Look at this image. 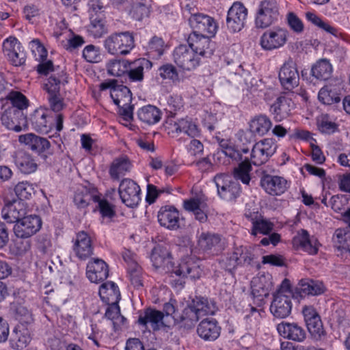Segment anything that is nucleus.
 <instances>
[{"mask_svg": "<svg viewBox=\"0 0 350 350\" xmlns=\"http://www.w3.org/2000/svg\"><path fill=\"white\" fill-rule=\"evenodd\" d=\"M99 295L100 298L109 305L105 312V317L111 321L113 328L125 326L127 320L120 314L118 306L120 293L118 285L113 282L103 283L100 287Z\"/></svg>", "mask_w": 350, "mask_h": 350, "instance_id": "obj_1", "label": "nucleus"}, {"mask_svg": "<svg viewBox=\"0 0 350 350\" xmlns=\"http://www.w3.org/2000/svg\"><path fill=\"white\" fill-rule=\"evenodd\" d=\"M64 116L63 113L52 116L49 108L40 107L30 115L29 121L33 129L41 133H49L53 128L60 132L63 129Z\"/></svg>", "mask_w": 350, "mask_h": 350, "instance_id": "obj_2", "label": "nucleus"}, {"mask_svg": "<svg viewBox=\"0 0 350 350\" xmlns=\"http://www.w3.org/2000/svg\"><path fill=\"white\" fill-rule=\"evenodd\" d=\"M217 310L216 303L213 300L196 296L189 307L184 310L181 319L188 326H191L193 322L198 321L200 315L214 314Z\"/></svg>", "mask_w": 350, "mask_h": 350, "instance_id": "obj_3", "label": "nucleus"}, {"mask_svg": "<svg viewBox=\"0 0 350 350\" xmlns=\"http://www.w3.org/2000/svg\"><path fill=\"white\" fill-rule=\"evenodd\" d=\"M291 292L289 280L284 279L280 288L273 294V299L270 306V311L278 318L288 317L292 309Z\"/></svg>", "mask_w": 350, "mask_h": 350, "instance_id": "obj_4", "label": "nucleus"}, {"mask_svg": "<svg viewBox=\"0 0 350 350\" xmlns=\"http://www.w3.org/2000/svg\"><path fill=\"white\" fill-rule=\"evenodd\" d=\"M103 45L111 55H125L135 46L134 36L129 31L113 33L105 38Z\"/></svg>", "mask_w": 350, "mask_h": 350, "instance_id": "obj_5", "label": "nucleus"}, {"mask_svg": "<svg viewBox=\"0 0 350 350\" xmlns=\"http://www.w3.org/2000/svg\"><path fill=\"white\" fill-rule=\"evenodd\" d=\"M279 5L276 0H262L259 2L255 16L257 28L265 29L278 21Z\"/></svg>", "mask_w": 350, "mask_h": 350, "instance_id": "obj_6", "label": "nucleus"}, {"mask_svg": "<svg viewBox=\"0 0 350 350\" xmlns=\"http://www.w3.org/2000/svg\"><path fill=\"white\" fill-rule=\"evenodd\" d=\"M332 73L333 66L330 61L326 58H321L312 64L309 75L302 70L301 77L307 84L317 85L319 83L329 80Z\"/></svg>", "mask_w": 350, "mask_h": 350, "instance_id": "obj_7", "label": "nucleus"}, {"mask_svg": "<svg viewBox=\"0 0 350 350\" xmlns=\"http://www.w3.org/2000/svg\"><path fill=\"white\" fill-rule=\"evenodd\" d=\"M111 98L113 103L118 107V112L123 118L126 121L133 120L134 106L131 105L133 98L130 89L120 84L111 91Z\"/></svg>", "mask_w": 350, "mask_h": 350, "instance_id": "obj_8", "label": "nucleus"}, {"mask_svg": "<svg viewBox=\"0 0 350 350\" xmlns=\"http://www.w3.org/2000/svg\"><path fill=\"white\" fill-rule=\"evenodd\" d=\"M214 182L217 189V193L226 201H234L241 194V188L238 181L234 180L228 174H217Z\"/></svg>", "mask_w": 350, "mask_h": 350, "instance_id": "obj_9", "label": "nucleus"}, {"mask_svg": "<svg viewBox=\"0 0 350 350\" xmlns=\"http://www.w3.org/2000/svg\"><path fill=\"white\" fill-rule=\"evenodd\" d=\"M118 193L122 202L128 207H136L141 201L140 187L131 178H123L120 181Z\"/></svg>", "mask_w": 350, "mask_h": 350, "instance_id": "obj_10", "label": "nucleus"}, {"mask_svg": "<svg viewBox=\"0 0 350 350\" xmlns=\"http://www.w3.org/2000/svg\"><path fill=\"white\" fill-rule=\"evenodd\" d=\"M211 36L196 33L189 34L187 42L189 47L196 54V56L211 57L215 51V43L210 39Z\"/></svg>", "mask_w": 350, "mask_h": 350, "instance_id": "obj_11", "label": "nucleus"}, {"mask_svg": "<svg viewBox=\"0 0 350 350\" xmlns=\"http://www.w3.org/2000/svg\"><path fill=\"white\" fill-rule=\"evenodd\" d=\"M276 149L277 144L271 138H266L256 142L251 152L252 164L260 166L265 163L274 154Z\"/></svg>", "mask_w": 350, "mask_h": 350, "instance_id": "obj_12", "label": "nucleus"}, {"mask_svg": "<svg viewBox=\"0 0 350 350\" xmlns=\"http://www.w3.org/2000/svg\"><path fill=\"white\" fill-rule=\"evenodd\" d=\"M189 22L193 29L191 33L214 36L218 29L215 19L202 13L191 14Z\"/></svg>", "mask_w": 350, "mask_h": 350, "instance_id": "obj_13", "label": "nucleus"}, {"mask_svg": "<svg viewBox=\"0 0 350 350\" xmlns=\"http://www.w3.org/2000/svg\"><path fill=\"white\" fill-rule=\"evenodd\" d=\"M173 59L179 68L187 71L195 69L200 62V58L185 44H180L175 48Z\"/></svg>", "mask_w": 350, "mask_h": 350, "instance_id": "obj_14", "label": "nucleus"}, {"mask_svg": "<svg viewBox=\"0 0 350 350\" xmlns=\"http://www.w3.org/2000/svg\"><path fill=\"white\" fill-rule=\"evenodd\" d=\"M41 218L36 215H25L14 226L16 237L27 239L34 235L42 227Z\"/></svg>", "mask_w": 350, "mask_h": 350, "instance_id": "obj_15", "label": "nucleus"}, {"mask_svg": "<svg viewBox=\"0 0 350 350\" xmlns=\"http://www.w3.org/2000/svg\"><path fill=\"white\" fill-rule=\"evenodd\" d=\"M247 16V9L240 1L233 3L229 8L226 17L228 29L232 32H239L245 26Z\"/></svg>", "mask_w": 350, "mask_h": 350, "instance_id": "obj_16", "label": "nucleus"}, {"mask_svg": "<svg viewBox=\"0 0 350 350\" xmlns=\"http://www.w3.org/2000/svg\"><path fill=\"white\" fill-rule=\"evenodd\" d=\"M260 185L269 195L277 196L283 194L289 187V183L282 176H273L262 172Z\"/></svg>", "mask_w": 350, "mask_h": 350, "instance_id": "obj_17", "label": "nucleus"}, {"mask_svg": "<svg viewBox=\"0 0 350 350\" xmlns=\"http://www.w3.org/2000/svg\"><path fill=\"white\" fill-rule=\"evenodd\" d=\"M288 35L287 30L280 27L267 30L261 36L260 44L267 51L277 49L286 44Z\"/></svg>", "mask_w": 350, "mask_h": 350, "instance_id": "obj_18", "label": "nucleus"}, {"mask_svg": "<svg viewBox=\"0 0 350 350\" xmlns=\"http://www.w3.org/2000/svg\"><path fill=\"white\" fill-rule=\"evenodd\" d=\"M1 121L6 128L16 132L21 131L27 122L24 112L6 105L2 107Z\"/></svg>", "mask_w": 350, "mask_h": 350, "instance_id": "obj_19", "label": "nucleus"}, {"mask_svg": "<svg viewBox=\"0 0 350 350\" xmlns=\"http://www.w3.org/2000/svg\"><path fill=\"white\" fill-rule=\"evenodd\" d=\"M22 48L20 42L13 36H10L3 42L4 55L9 62L15 66H20L25 62L26 53Z\"/></svg>", "mask_w": 350, "mask_h": 350, "instance_id": "obj_20", "label": "nucleus"}, {"mask_svg": "<svg viewBox=\"0 0 350 350\" xmlns=\"http://www.w3.org/2000/svg\"><path fill=\"white\" fill-rule=\"evenodd\" d=\"M279 80L282 86L291 91L299 85V75L296 63L291 59L286 61L279 72Z\"/></svg>", "mask_w": 350, "mask_h": 350, "instance_id": "obj_21", "label": "nucleus"}, {"mask_svg": "<svg viewBox=\"0 0 350 350\" xmlns=\"http://www.w3.org/2000/svg\"><path fill=\"white\" fill-rule=\"evenodd\" d=\"M163 320L164 314L162 311L148 307L139 312L137 323L138 325L146 328L148 326H150L151 328H159L160 326L169 328L170 326L165 325Z\"/></svg>", "mask_w": 350, "mask_h": 350, "instance_id": "obj_22", "label": "nucleus"}, {"mask_svg": "<svg viewBox=\"0 0 350 350\" xmlns=\"http://www.w3.org/2000/svg\"><path fill=\"white\" fill-rule=\"evenodd\" d=\"M325 291V287L322 282L305 278L299 282L293 295L295 298H304L308 295H319Z\"/></svg>", "mask_w": 350, "mask_h": 350, "instance_id": "obj_23", "label": "nucleus"}, {"mask_svg": "<svg viewBox=\"0 0 350 350\" xmlns=\"http://www.w3.org/2000/svg\"><path fill=\"white\" fill-rule=\"evenodd\" d=\"M199 249L208 254L217 255L223 250L221 236L209 232H202L198 237Z\"/></svg>", "mask_w": 350, "mask_h": 350, "instance_id": "obj_24", "label": "nucleus"}, {"mask_svg": "<svg viewBox=\"0 0 350 350\" xmlns=\"http://www.w3.org/2000/svg\"><path fill=\"white\" fill-rule=\"evenodd\" d=\"M293 247L301 250L310 255L317 254L320 243L314 237H310L306 230L301 229L292 240Z\"/></svg>", "mask_w": 350, "mask_h": 350, "instance_id": "obj_25", "label": "nucleus"}, {"mask_svg": "<svg viewBox=\"0 0 350 350\" xmlns=\"http://www.w3.org/2000/svg\"><path fill=\"white\" fill-rule=\"evenodd\" d=\"M2 217L8 223H17L27 214V208L22 200L8 202L1 211Z\"/></svg>", "mask_w": 350, "mask_h": 350, "instance_id": "obj_26", "label": "nucleus"}, {"mask_svg": "<svg viewBox=\"0 0 350 350\" xmlns=\"http://www.w3.org/2000/svg\"><path fill=\"white\" fill-rule=\"evenodd\" d=\"M86 275L91 282L99 283L106 280L109 275V268L102 259L94 258L86 267Z\"/></svg>", "mask_w": 350, "mask_h": 350, "instance_id": "obj_27", "label": "nucleus"}, {"mask_svg": "<svg viewBox=\"0 0 350 350\" xmlns=\"http://www.w3.org/2000/svg\"><path fill=\"white\" fill-rule=\"evenodd\" d=\"M157 217L161 226L172 230L180 228V214L174 206H161L158 212Z\"/></svg>", "mask_w": 350, "mask_h": 350, "instance_id": "obj_28", "label": "nucleus"}, {"mask_svg": "<svg viewBox=\"0 0 350 350\" xmlns=\"http://www.w3.org/2000/svg\"><path fill=\"white\" fill-rule=\"evenodd\" d=\"M173 271L178 276L189 278L191 280L200 278L202 273L199 261L192 257L183 258Z\"/></svg>", "mask_w": 350, "mask_h": 350, "instance_id": "obj_29", "label": "nucleus"}, {"mask_svg": "<svg viewBox=\"0 0 350 350\" xmlns=\"http://www.w3.org/2000/svg\"><path fill=\"white\" fill-rule=\"evenodd\" d=\"M152 67V63L148 59L139 58L129 62V67L126 74L132 82H142L144 80V73L149 71Z\"/></svg>", "mask_w": 350, "mask_h": 350, "instance_id": "obj_30", "label": "nucleus"}, {"mask_svg": "<svg viewBox=\"0 0 350 350\" xmlns=\"http://www.w3.org/2000/svg\"><path fill=\"white\" fill-rule=\"evenodd\" d=\"M76 256L81 260H85L94 254V246L90 236L81 231L77 234L73 246Z\"/></svg>", "mask_w": 350, "mask_h": 350, "instance_id": "obj_31", "label": "nucleus"}, {"mask_svg": "<svg viewBox=\"0 0 350 350\" xmlns=\"http://www.w3.org/2000/svg\"><path fill=\"white\" fill-rule=\"evenodd\" d=\"M18 142L21 144L28 146L32 151L38 154L46 152L51 146V144L47 139L33 133L20 135L18 137Z\"/></svg>", "mask_w": 350, "mask_h": 350, "instance_id": "obj_32", "label": "nucleus"}, {"mask_svg": "<svg viewBox=\"0 0 350 350\" xmlns=\"http://www.w3.org/2000/svg\"><path fill=\"white\" fill-rule=\"evenodd\" d=\"M292 100L286 96H280L271 105L270 111L276 122H280L287 118L293 109Z\"/></svg>", "mask_w": 350, "mask_h": 350, "instance_id": "obj_33", "label": "nucleus"}, {"mask_svg": "<svg viewBox=\"0 0 350 350\" xmlns=\"http://www.w3.org/2000/svg\"><path fill=\"white\" fill-rule=\"evenodd\" d=\"M133 167L132 163L126 155H122L113 160L109 168V174L113 180H119L129 172Z\"/></svg>", "mask_w": 350, "mask_h": 350, "instance_id": "obj_34", "label": "nucleus"}, {"mask_svg": "<svg viewBox=\"0 0 350 350\" xmlns=\"http://www.w3.org/2000/svg\"><path fill=\"white\" fill-rule=\"evenodd\" d=\"M150 260L156 269L169 271L170 268L172 267L171 254L165 247L160 246L154 247L151 252Z\"/></svg>", "mask_w": 350, "mask_h": 350, "instance_id": "obj_35", "label": "nucleus"}, {"mask_svg": "<svg viewBox=\"0 0 350 350\" xmlns=\"http://www.w3.org/2000/svg\"><path fill=\"white\" fill-rule=\"evenodd\" d=\"M271 126L272 122L269 118L262 114L254 116L249 122V131L255 137L266 135Z\"/></svg>", "mask_w": 350, "mask_h": 350, "instance_id": "obj_36", "label": "nucleus"}, {"mask_svg": "<svg viewBox=\"0 0 350 350\" xmlns=\"http://www.w3.org/2000/svg\"><path fill=\"white\" fill-rule=\"evenodd\" d=\"M90 23L88 26V31L94 38H101L108 31L105 14L99 13L98 15L90 16Z\"/></svg>", "mask_w": 350, "mask_h": 350, "instance_id": "obj_37", "label": "nucleus"}, {"mask_svg": "<svg viewBox=\"0 0 350 350\" xmlns=\"http://www.w3.org/2000/svg\"><path fill=\"white\" fill-rule=\"evenodd\" d=\"M318 99L321 103L327 105L340 103V88L332 85H325L319 90Z\"/></svg>", "mask_w": 350, "mask_h": 350, "instance_id": "obj_38", "label": "nucleus"}, {"mask_svg": "<svg viewBox=\"0 0 350 350\" xmlns=\"http://www.w3.org/2000/svg\"><path fill=\"white\" fill-rule=\"evenodd\" d=\"M162 112L157 107L151 105L144 106L137 111L138 118L145 124L152 125L159 122Z\"/></svg>", "mask_w": 350, "mask_h": 350, "instance_id": "obj_39", "label": "nucleus"}, {"mask_svg": "<svg viewBox=\"0 0 350 350\" xmlns=\"http://www.w3.org/2000/svg\"><path fill=\"white\" fill-rule=\"evenodd\" d=\"M99 196L94 195L86 187L80 186L77 189L73 197V202L78 208H85L91 201H97Z\"/></svg>", "mask_w": 350, "mask_h": 350, "instance_id": "obj_40", "label": "nucleus"}, {"mask_svg": "<svg viewBox=\"0 0 350 350\" xmlns=\"http://www.w3.org/2000/svg\"><path fill=\"white\" fill-rule=\"evenodd\" d=\"M174 128L176 133H184L191 137L200 135V129L191 118L187 117L174 122Z\"/></svg>", "mask_w": 350, "mask_h": 350, "instance_id": "obj_41", "label": "nucleus"}, {"mask_svg": "<svg viewBox=\"0 0 350 350\" xmlns=\"http://www.w3.org/2000/svg\"><path fill=\"white\" fill-rule=\"evenodd\" d=\"M301 312L306 328H323L321 317L314 306L305 305Z\"/></svg>", "mask_w": 350, "mask_h": 350, "instance_id": "obj_42", "label": "nucleus"}, {"mask_svg": "<svg viewBox=\"0 0 350 350\" xmlns=\"http://www.w3.org/2000/svg\"><path fill=\"white\" fill-rule=\"evenodd\" d=\"M31 340L29 329H13L10 337V344L13 349L25 348Z\"/></svg>", "mask_w": 350, "mask_h": 350, "instance_id": "obj_43", "label": "nucleus"}, {"mask_svg": "<svg viewBox=\"0 0 350 350\" xmlns=\"http://www.w3.org/2000/svg\"><path fill=\"white\" fill-rule=\"evenodd\" d=\"M4 97L10 102V105H8V107H13L18 111L24 112V110L29 106V100L21 92L12 90L8 92Z\"/></svg>", "mask_w": 350, "mask_h": 350, "instance_id": "obj_44", "label": "nucleus"}, {"mask_svg": "<svg viewBox=\"0 0 350 350\" xmlns=\"http://www.w3.org/2000/svg\"><path fill=\"white\" fill-rule=\"evenodd\" d=\"M16 164L19 170L26 174L34 172L37 169V164L34 159L28 154L19 153L16 159Z\"/></svg>", "mask_w": 350, "mask_h": 350, "instance_id": "obj_45", "label": "nucleus"}, {"mask_svg": "<svg viewBox=\"0 0 350 350\" xmlns=\"http://www.w3.org/2000/svg\"><path fill=\"white\" fill-rule=\"evenodd\" d=\"M252 161L245 158L234 169V177L235 180H240L243 184L248 185L251 180L250 172L252 170Z\"/></svg>", "mask_w": 350, "mask_h": 350, "instance_id": "obj_46", "label": "nucleus"}, {"mask_svg": "<svg viewBox=\"0 0 350 350\" xmlns=\"http://www.w3.org/2000/svg\"><path fill=\"white\" fill-rule=\"evenodd\" d=\"M334 245L342 253L350 254V233L347 230L338 228L334 233Z\"/></svg>", "mask_w": 350, "mask_h": 350, "instance_id": "obj_47", "label": "nucleus"}, {"mask_svg": "<svg viewBox=\"0 0 350 350\" xmlns=\"http://www.w3.org/2000/svg\"><path fill=\"white\" fill-rule=\"evenodd\" d=\"M129 67V61L126 59H112L106 65L107 73L117 77L126 74Z\"/></svg>", "mask_w": 350, "mask_h": 350, "instance_id": "obj_48", "label": "nucleus"}, {"mask_svg": "<svg viewBox=\"0 0 350 350\" xmlns=\"http://www.w3.org/2000/svg\"><path fill=\"white\" fill-rule=\"evenodd\" d=\"M67 38V51L73 55H78L80 49L85 43V38L69 29Z\"/></svg>", "mask_w": 350, "mask_h": 350, "instance_id": "obj_49", "label": "nucleus"}, {"mask_svg": "<svg viewBox=\"0 0 350 350\" xmlns=\"http://www.w3.org/2000/svg\"><path fill=\"white\" fill-rule=\"evenodd\" d=\"M147 53L153 58L160 57L164 53L165 42L163 38L158 36H153L146 46Z\"/></svg>", "mask_w": 350, "mask_h": 350, "instance_id": "obj_50", "label": "nucleus"}, {"mask_svg": "<svg viewBox=\"0 0 350 350\" xmlns=\"http://www.w3.org/2000/svg\"><path fill=\"white\" fill-rule=\"evenodd\" d=\"M14 318L22 326L31 325L33 319L31 312L24 306L18 304L14 306Z\"/></svg>", "mask_w": 350, "mask_h": 350, "instance_id": "obj_51", "label": "nucleus"}, {"mask_svg": "<svg viewBox=\"0 0 350 350\" xmlns=\"http://www.w3.org/2000/svg\"><path fill=\"white\" fill-rule=\"evenodd\" d=\"M83 58L89 63H98L102 61V55L99 46L94 44L86 45L82 51Z\"/></svg>", "mask_w": 350, "mask_h": 350, "instance_id": "obj_52", "label": "nucleus"}, {"mask_svg": "<svg viewBox=\"0 0 350 350\" xmlns=\"http://www.w3.org/2000/svg\"><path fill=\"white\" fill-rule=\"evenodd\" d=\"M150 5L145 2L139 1L134 3L130 10V16L136 21H142L149 16Z\"/></svg>", "mask_w": 350, "mask_h": 350, "instance_id": "obj_53", "label": "nucleus"}, {"mask_svg": "<svg viewBox=\"0 0 350 350\" xmlns=\"http://www.w3.org/2000/svg\"><path fill=\"white\" fill-rule=\"evenodd\" d=\"M159 75L163 80H168L173 83L178 82L179 75L176 68L172 64H165L159 68Z\"/></svg>", "mask_w": 350, "mask_h": 350, "instance_id": "obj_54", "label": "nucleus"}, {"mask_svg": "<svg viewBox=\"0 0 350 350\" xmlns=\"http://www.w3.org/2000/svg\"><path fill=\"white\" fill-rule=\"evenodd\" d=\"M46 345L51 350H61L64 346V336L59 329H53L46 334Z\"/></svg>", "mask_w": 350, "mask_h": 350, "instance_id": "obj_55", "label": "nucleus"}, {"mask_svg": "<svg viewBox=\"0 0 350 350\" xmlns=\"http://www.w3.org/2000/svg\"><path fill=\"white\" fill-rule=\"evenodd\" d=\"M239 266L250 265L254 255L252 251L245 246H239L234 249Z\"/></svg>", "mask_w": 350, "mask_h": 350, "instance_id": "obj_56", "label": "nucleus"}, {"mask_svg": "<svg viewBox=\"0 0 350 350\" xmlns=\"http://www.w3.org/2000/svg\"><path fill=\"white\" fill-rule=\"evenodd\" d=\"M29 45L36 60L46 61L48 55L47 51L38 39L31 40Z\"/></svg>", "mask_w": 350, "mask_h": 350, "instance_id": "obj_57", "label": "nucleus"}, {"mask_svg": "<svg viewBox=\"0 0 350 350\" xmlns=\"http://www.w3.org/2000/svg\"><path fill=\"white\" fill-rule=\"evenodd\" d=\"M273 229V224L266 220L255 221L252 223L251 234L256 236L258 234H269Z\"/></svg>", "mask_w": 350, "mask_h": 350, "instance_id": "obj_58", "label": "nucleus"}, {"mask_svg": "<svg viewBox=\"0 0 350 350\" xmlns=\"http://www.w3.org/2000/svg\"><path fill=\"white\" fill-rule=\"evenodd\" d=\"M130 281L135 288L143 286L142 268L139 265L132 268H127Z\"/></svg>", "mask_w": 350, "mask_h": 350, "instance_id": "obj_59", "label": "nucleus"}, {"mask_svg": "<svg viewBox=\"0 0 350 350\" xmlns=\"http://www.w3.org/2000/svg\"><path fill=\"white\" fill-rule=\"evenodd\" d=\"M219 263L221 268L230 273L239 266L234 251L223 256L219 260Z\"/></svg>", "mask_w": 350, "mask_h": 350, "instance_id": "obj_60", "label": "nucleus"}, {"mask_svg": "<svg viewBox=\"0 0 350 350\" xmlns=\"http://www.w3.org/2000/svg\"><path fill=\"white\" fill-rule=\"evenodd\" d=\"M33 190L32 185L27 182L18 183L14 187L16 195L19 198L18 200L29 199Z\"/></svg>", "mask_w": 350, "mask_h": 350, "instance_id": "obj_61", "label": "nucleus"}, {"mask_svg": "<svg viewBox=\"0 0 350 350\" xmlns=\"http://www.w3.org/2000/svg\"><path fill=\"white\" fill-rule=\"evenodd\" d=\"M47 100L49 104L50 111L55 112L56 114L61 113V111L64 109L65 107L64 98L62 95H53L48 96Z\"/></svg>", "mask_w": 350, "mask_h": 350, "instance_id": "obj_62", "label": "nucleus"}, {"mask_svg": "<svg viewBox=\"0 0 350 350\" xmlns=\"http://www.w3.org/2000/svg\"><path fill=\"white\" fill-rule=\"evenodd\" d=\"M98 203V208L103 217L111 219L116 215L114 206L111 204L106 199H100L95 201Z\"/></svg>", "mask_w": 350, "mask_h": 350, "instance_id": "obj_63", "label": "nucleus"}, {"mask_svg": "<svg viewBox=\"0 0 350 350\" xmlns=\"http://www.w3.org/2000/svg\"><path fill=\"white\" fill-rule=\"evenodd\" d=\"M60 80L54 76H51L44 83L43 88L48 93V96H53L60 94Z\"/></svg>", "mask_w": 350, "mask_h": 350, "instance_id": "obj_64", "label": "nucleus"}]
</instances>
